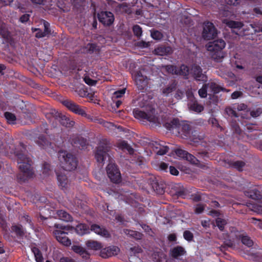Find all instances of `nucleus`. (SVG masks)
Here are the masks:
<instances>
[{"label": "nucleus", "instance_id": "1", "mask_svg": "<svg viewBox=\"0 0 262 262\" xmlns=\"http://www.w3.org/2000/svg\"><path fill=\"white\" fill-rule=\"evenodd\" d=\"M21 148L15 152L20 173L17 175V180L19 183L25 182L32 178L34 174L32 161L28 154L23 143L20 144Z\"/></svg>", "mask_w": 262, "mask_h": 262}, {"label": "nucleus", "instance_id": "2", "mask_svg": "<svg viewBox=\"0 0 262 262\" xmlns=\"http://www.w3.org/2000/svg\"><path fill=\"white\" fill-rule=\"evenodd\" d=\"M164 125L169 130L175 129L182 138H186L190 136L191 127L186 122L180 121L178 119H173L165 123Z\"/></svg>", "mask_w": 262, "mask_h": 262}, {"label": "nucleus", "instance_id": "3", "mask_svg": "<svg viewBox=\"0 0 262 262\" xmlns=\"http://www.w3.org/2000/svg\"><path fill=\"white\" fill-rule=\"evenodd\" d=\"M225 42L223 39H218L209 42L206 45L207 50L210 52L211 58L216 62H220L225 56L223 49L225 47Z\"/></svg>", "mask_w": 262, "mask_h": 262}, {"label": "nucleus", "instance_id": "4", "mask_svg": "<svg viewBox=\"0 0 262 262\" xmlns=\"http://www.w3.org/2000/svg\"><path fill=\"white\" fill-rule=\"evenodd\" d=\"M58 158L64 170L71 171L77 167V160L72 154L67 151H60L58 154Z\"/></svg>", "mask_w": 262, "mask_h": 262}, {"label": "nucleus", "instance_id": "5", "mask_svg": "<svg viewBox=\"0 0 262 262\" xmlns=\"http://www.w3.org/2000/svg\"><path fill=\"white\" fill-rule=\"evenodd\" d=\"M133 114L135 118L141 120H146L156 125L161 124L160 119L155 115V110L153 108L145 112L139 109H135Z\"/></svg>", "mask_w": 262, "mask_h": 262}, {"label": "nucleus", "instance_id": "6", "mask_svg": "<svg viewBox=\"0 0 262 262\" xmlns=\"http://www.w3.org/2000/svg\"><path fill=\"white\" fill-rule=\"evenodd\" d=\"M54 227L58 229L53 232L57 240L63 245L69 246L71 244V240L67 236V233L64 230H69L73 229L69 226H62L60 224H55Z\"/></svg>", "mask_w": 262, "mask_h": 262}, {"label": "nucleus", "instance_id": "7", "mask_svg": "<svg viewBox=\"0 0 262 262\" xmlns=\"http://www.w3.org/2000/svg\"><path fill=\"white\" fill-rule=\"evenodd\" d=\"M110 147L108 145L106 141L101 142L97 147L95 152V158L97 162L100 163H103L104 161L109 157V151Z\"/></svg>", "mask_w": 262, "mask_h": 262}, {"label": "nucleus", "instance_id": "8", "mask_svg": "<svg viewBox=\"0 0 262 262\" xmlns=\"http://www.w3.org/2000/svg\"><path fill=\"white\" fill-rule=\"evenodd\" d=\"M217 35V30L213 23L205 21L203 24L202 37L205 40H210L214 38Z\"/></svg>", "mask_w": 262, "mask_h": 262}, {"label": "nucleus", "instance_id": "9", "mask_svg": "<svg viewBox=\"0 0 262 262\" xmlns=\"http://www.w3.org/2000/svg\"><path fill=\"white\" fill-rule=\"evenodd\" d=\"M106 172L108 177L113 182L118 183L121 181V174L115 164L109 163L106 167Z\"/></svg>", "mask_w": 262, "mask_h": 262}, {"label": "nucleus", "instance_id": "10", "mask_svg": "<svg viewBox=\"0 0 262 262\" xmlns=\"http://www.w3.org/2000/svg\"><path fill=\"white\" fill-rule=\"evenodd\" d=\"M62 104L69 110L74 112V113L81 115L82 116H86V113L84 108L73 101L67 99L63 101Z\"/></svg>", "mask_w": 262, "mask_h": 262}, {"label": "nucleus", "instance_id": "11", "mask_svg": "<svg viewBox=\"0 0 262 262\" xmlns=\"http://www.w3.org/2000/svg\"><path fill=\"white\" fill-rule=\"evenodd\" d=\"M51 114L53 116L51 119H55L58 121L62 125L66 126V127H72L75 124L74 121H70V119L64 115H62L55 111H52Z\"/></svg>", "mask_w": 262, "mask_h": 262}, {"label": "nucleus", "instance_id": "12", "mask_svg": "<svg viewBox=\"0 0 262 262\" xmlns=\"http://www.w3.org/2000/svg\"><path fill=\"white\" fill-rule=\"evenodd\" d=\"M190 74L198 81H205L207 76L203 73L202 68L198 65L193 64L190 69Z\"/></svg>", "mask_w": 262, "mask_h": 262}, {"label": "nucleus", "instance_id": "13", "mask_svg": "<svg viewBox=\"0 0 262 262\" xmlns=\"http://www.w3.org/2000/svg\"><path fill=\"white\" fill-rule=\"evenodd\" d=\"M98 18L99 21L105 26L111 25L114 20L113 14L108 11H102L98 13Z\"/></svg>", "mask_w": 262, "mask_h": 262}, {"label": "nucleus", "instance_id": "14", "mask_svg": "<svg viewBox=\"0 0 262 262\" xmlns=\"http://www.w3.org/2000/svg\"><path fill=\"white\" fill-rule=\"evenodd\" d=\"M135 81L138 90L142 91L147 85L148 80L141 71H137L135 75Z\"/></svg>", "mask_w": 262, "mask_h": 262}, {"label": "nucleus", "instance_id": "15", "mask_svg": "<svg viewBox=\"0 0 262 262\" xmlns=\"http://www.w3.org/2000/svg\"><path fill=\"white\" fill-rule=\"evenodd\" d=\"M163 142L159 143L157 141L153 142L150 144V146L152 150L159 155H163L166 154L168 150L169 147L166 145H163Z\"/></svg>", "mask_w": 262, "mask_h": 262}, {"label": "nucleus", "instance_id": "16", "mask_svg": "<svg viewBox=\"0 0 262 262\" xmlns=\"http://www.w3.org/2000/svg\"><path fill=\"white\" fill-rule=\"evenodd\" d=\"M119 252V249L116 246H111L101 249L100 255L104 258L117 255Z\"/></svg>", "mask_w": 262, "mask_h": 262}, {"label": "nucleus", "instance_id": "17", "mask_svg": "<svg viewBox=\"0 0 262 262\" xmlns=\"http://www.w3.org/2000/svg\"><path fill=\"white\" fill-rule=\"evenodd\" d=\"M176 155L182 158L185 159L192 164H197L198 160L192 155L182 149H177L176 151Z\"/></svg>", "mask_w": 262, "mask_h": 262}, {"label": "nucleus", "instance_id": "18", "mask_svg": "<svg viewBox=\"0 0 262 262\" xmlns=\"http://www.w3.org/2000/svg\"><path fill=\"white\" fill-rule=\"evenodd\" d=\"M91 230L97 234L102 237H108L110 236L108 231L104 227L99 226L97 224L91 225Z\"/></svg>", "mask_w": 262, "mask_h": 262}, {"label": "nucleus", "instance_id": "19", "mask_svg": "<svg viewBox=\"0 0 262 262\" xmlns=\"http://www.w3.org/2000/svg\"><path fill=\"white\" fill-rule=\"evenodd\" d=\"M188 106L190 110L197 113H200L204 110L203 106L199 104L197 100L193 97L189 98Z\"/></svg>", "mask_w": 262, "mask_h": 262}, {"label": "nucleus", "instance_id": "20", "mask_svg": "<svg viewBox=\"0 0 262 262\" xmlns=\"http://www.w3.org/2000/svg\"><path fill=\"white\" fill-rule=\"evenodd\" d=\"M36 143L39 146L46 149L53 148V144L43 135L38 137Z\"/></svg>", "mask_w": 262, "mask_h": 262}, {"label": "nucleus", "instance_id": "21", "mask_svg": "<svg viewBox=\"0 0 262 262\" xmlns=\"http://www.w3.org/2000/svg\"><path fill=\"white\" fill-rule=\"evenodd\" d=\"M172 53V48L169 46H161L155 49V53L160 56L167 55Z\"/></svg>", "mask_w": 262, "mask_h": 262}, {"label": "nucleus", "instance_id": "22", "mask_svg": "<svg viewBox=\"0 0 262 262\" xmlns=\"http://www.w3.org/2000/svg\"><path fill=\"white\" fill-rule=\"evenodd\" d=\"M150 185L154 191H155L157 193L162 194L164 192V184L159 183L157 180H152L150 183Z\"/></svg>", "mask_w": 262, "mask_h": 262}, {"label": "nucleus", "instance_id": "23", "mask_svg": "<svg viewBox=\"0 0 262 262\" xmlns=\"http://www.w3.org/2000/svg\"><path fill=\"white\" fill-rule=\"evenodd\" d=\"M56 214L57 217L61 220L65 222H70L72 221V217L71 215L64 210H57Z\"/></svg>", "mask_w": 262, "mask_h": 262}, {"label": "nucleus", "instance_id": "24", "mask_svg": "<svg viewBox=\"0 0 262 262\" xmlns=\"http://www.w3.org/2000/svg\"><path fill=\"white\" fill-rule=\"evenodd\" d=\"M123 232L129 237L134 238L137 240L141 239L143 237V234L141 233L136 231L125 229L123 230Z\"/></svg>", "mask_w": 262, "mask_h": 262}, {"label": "nucleus", "instance_id": "25", "mask_svg": "<svg viewBox=\"0 0 262 262\" xmlns=\"http://www.w3.org/2000/svg\"><path fill=\"white\" fill-rule=\"evenodd\" d=\"M85 245L91 249L98 250L101 249L103 247L102 244L94 240H89L86 242Z\"/></svg>", "mask_w": 262, "mask_h": 262}, {"label": "nucleus", "instance_id": "26", "mask_svg": "<svg viewBox=\"0 0 262 262\" xmlns=\"http://www.w3.org/2000/svg\"><path fill=\"white\" fill-rule=\"evenodd\" d=\"M186 253V251L184 248L181 246H178L174 247L171 250V256L173 258H178L179 256L184 255Z\"/></svg>", "mask_w": 262, "mask_h": 262}, {"label": "nucleus", "instance_id": "27", "mask_svg": "<svg viewBox=\"0 0 262 262\" xmlns=\"http://www.w3.org/2000/svg\"><path fill=\"white\" fill-rule=\"evenodd\" d=\"M177 72L178 75H182L188 78L187 76L190 74V70L187 66L182 64L180 67H178Z\"/></svg>", "mask_w": 262, "mask_h": 262}, {"label": "nucleus", "instance_id": "28", "mask_svg": "<svg viewBox=\"0 0 262 262\" xmlns=\"http://www.w3.org/2000/svg\"><path fill=\"white\" fill-rule=\"evenodd\" d=\"M12 231L14 232L17 236L23 237L25 235V230L21 225H14L11 227Z\"/></svg>", "mask_w": 262, "mask_h": 262}, {"label": "nucleus", "instance_id": "29", "mask_svg": "<svg viewBox=\"0 0 262 262\" xmlns=\"http://www.w3.org/2000/svg\"><path fill=\"white\" fill-rule=\"evenodd\" d=\"M223 23L231 28H241L243 24L241 22L224 19Z\"/></svg>", "mask_w": 262, "mask_h": 262}, {"label": "nucleus", "instance_id": "30", "mask_svg": "<svg viewBox=\"0 0 262 262\" xmlns=\"http://www.w3.org/2000/svg\"><path fill=\"white\" fill-rule=\"evenodd\" d=\"M177 83L175 81L171 82L166 87L163 89L162 93L166 96L174 91L177 88Z\"/></svg>", "mask_w": 262, "mask_h": 262}, {"label": "nucleus", "instance_id": "31", "mask_svg": "<svg viewBox=\"0 0 262 262\" xmlns=\"http://www.w3.org/2000/svg\"><path fill=\"white\" fill-rule=\"evenodd\" d=\"M206 86L213 93L216 94L219 93L223 88L219 86L218 84L213 82H209L206 83Z\"/></svg>", "mask_w": 262, "mask_h": 262}, {"label": "nucleus", "instance_id": "32", "mask_svg": "<svg viewBox=\"0 0 262 262\" xmlns=\"http://www.w3.org/2000/svg\"><path fill=\"white\" fill-rule=\"evenodd\" d=\"M230 166L238 171H242L243 167L245 166V163L242 161H233L230 162Z\"/></svg>", "mask_w": 262, "mask_h": 262}, {"label": "nucleus", "instance_id": "33", "mask_svg": "<svg viewBox=\"0 0 262 262\" xmlns=\"http://www.w3.org/2000/svg\"><path fill=\"white\" fill-rule=\"evenodd\" d=\"M32 251L34 253L37 262H43V259L40 251L36 247L32 248Z\"/></svg>", "mask_w": 262, "mask_h": 262}, {"label": "nucleus", "instance_id": "34", "mask_svg": "<svg viewBox=\"0 0 262 262\" xmlns=\"http://www.w3.org/2000/svg\"><path fill=\"white\" fill-rule=\"evenodd\" d=\"M57 179L59 183V185L62 187L65 188L68 184V179L67 177L64 174H57Z\"/></svg>", "mask_w": 262, "mask_h": 262}, {"label": "nucleus", "instance_id": "35", "mask_svg": "<svg viewBox=\"0 0 262 262\" xmlns=\"http://www.w3.org/2000/svg\"><path fill=\"white\" fill-rule=\"evenodd\" d=\"M4 116L9 124H15L16 118L14 114L10 112H6Z\"/></svg>", "mask_w": 262, "mask_h": 262}, {"label": "nucleus", "instance_id": "36", "mask_svg": "<svg viewBox=\"0 0 262 262\" xmlns=\"http://www.w3.org/2000/svg\"><path fill=\"white\" fill-rule=\"evenodd\" d=\"M76 232L79 235H83L87 233V228L85 224H80L78 225L75 228Z\"/></svg>", "mask_w": 262, "mask_h": 262}, {"label": "nucleus", "instance_id": "37", "mask_svg": "<svg viewBox=\"0 0 262 262\" xmlns=\"http://www.w3.org/2000/svg\"><path fill=\"white\" fill-rule=\"evenodd\" d=\"M118 147L122 149H126L130 154H133L134 149L126 142L121 141L118 143Z\"/></svg>", "mask_w": 262, "mask_h": 262}, {"label": "nucleus", "instance_id": "38", "mask_svg": "<svg viewBox=\"0 0 262 262\" xmlns=\"http://www.w3.org/2000/svg\"><path fill=\"white\" fill-rule=\"evenodd\" d=\"M117 8L121 12H124L126 13H130V9L126 3H123L121 4L118 5Z\"/></svg>", "mask_w": 262, "mask_h": 262}, {"label": "nucleus", "instance_id": "39", "mask_svg": "<svg viewBox=\"0 0 262 262\" xmlns=\"http://www.w3.org/2000/svg\"><path fill=\"white\" fill-rule=\"evenodd\" d=\"M0 35L3 38H7L9 36V32L6 28L5 25L0 21Z\"/></svg>", "mask_w": 262, "mask_h": 262}, {"label": "nucleus", "instance_id": "40", "mask_svg": "<svg viewBox=\"0 0 262 262\" xmlns=\"http://www.w3.org/2000/svg\"><path fill=\"white\" fill-rule=\"evenodd\" d=\"M227 221L221 218L218 217L216 219V224L221 231H223L224 229V226L227 224Z\"/></svg>", "mask_w": 262, "mask_h": 262}, {"label": "nucleus", "instance_id": "41", "mask_svg": "<svg viewBox=\"0 0 262 262\" xmlns=\"http://www.w3.org/2000/svg\"><path fill=\"white\" fill-rule=\"evenodd\" d=\"M98 123L101 124L105 127L110 129H114V127H115V126L112 123L105 121L101 119H97Z\"/></svg>", "mask_w": 262, "mask_h": 262}, {"label": "nucleus", "instance_id": "42", "mask_svg": "<svg viewBox=\"0 0 262 262\" xmlns=\"http://www.w3.org/2000/svg\"><path fill=\"white\" fill-rule=\"evenodd\" d=\"M242 242L243 244L249 247L253 245V242L248 236H243L242 238Z\"/></svg>", "mask_w": 262, "mask_h": 262}, {"label": "nucleus", "instance_id": "43", "mask_svg": "<svg viewBox=\"0 0 262 262\" xmlns=\"http://www.w3.org/2000/svg\"><path fill=\"white\" fill-rule=\"evenodd\" d=\"M208 86H206V84L203 85L202 88L199 90L198 93L199 96L201 98H205L207 95V90Z\"/></svg>", "mask_w": 262, "mask_h": 262}, {"label": "nucleus", "instance_id": "44", "mask_svg": "<svg viewBox=\"0 0 262 262\" xmlns=\"http://www.w3.org/2000/svg\"><path fill=\"white\" fill-rule=\"evenodd\" d=\"M250 115L253 118L259 117L262 114V108H257L255 110L251 111L250 112Z\"/></svg>", "mask_w": 262, "mask_h": 262}, {"label": "nucleus", "instance_id": "45", "mask_svg": "<svg viewBox=\"0 0 262 262\" xmlns=\"http://www.w3.org/2000/svg\"><path fill=\"white\" fill-rule=\"evenodd\" d=\"M151 36L154 39L160 40L162 38L163 35L160 31L155 30L151 32Z\"/></svg>", "mask_w": 262, "mask_h": 262}, {"label": "nucleus", "instance_id": "46", "mask_svg": "<svg viewBox=\"0 0 262 262\" xmlns=\"http://www.w3.org/2000/svg\"><path fill=\"white\" fill-rule=\"evenodd\" d=\"M167 71L172 74L177 75L178 67L172 65H168L166 66Z\"/></svg>", "mask_w": 262, "mask_h": 262}, {"label": "nucleus", "instance_id": "47", "mask_svg": "<svg viewBox=\"0 0 262 262\" xmlns=\"http://www.w3.org/2000/svg\"><path fill=\"white\" fill-rule=\"evenodd\" d=\"M184 238L188 242L192 241L193 238V235L190 231L186 230L183 233Z\"/></svg>", "mask_w": 262, "mask_h": 262}, {"label": "nucleus", "instance_id": "48", "mask_svg": "<svg viewBox=\"0 0 262 262\" xmlns=\"http://www.w3.org/2000/svg\"><path fill=\"white\" fill-rule=\"evenodd\" d=\"M133 32L137 37H140L142 35V31L141 28L138 25H135L133 27Z\"/></svg>", "mask_w": 262, "mask_h": 262}, {"label": "nucleus", "instance_id": "49", "mask_svg": "<svg viewBox=\"0 0 262 262\" xmlns=\"http://www.w3.org/2000/svg\"><path fill=\"white\" fill-rule=\"evenodd\" d=\"M224 246H221L220 248L222 251L225 249V247L232 248L234 246V243L231 239L225 240L224 242Z\"/></svg>", "mask_w": 262, "mask_h": 262}, {"label": "nucleus", "instance_id": "50", "mask_svg": "<svg viewBox=\"0 0 262 262\" xmlns=\"http://www.w3.org/2000/svg\"><path fill=\"white\" fill-rule=\"evenodd\" d=\"M72 249L75 253L79 254L80 255H81L82 253L85 250L83 247L77 245L73 246L72 247Z\"/></svg>", "mask_w": 262, "mask_h": 262}, {"label": "nucleus", "instance_id": "51", "mask_svg": "<svg viewBox=\"0 0 262 262\" xmlns=\"http://www.w3.org/2000/svg\"><path fill=\"white\" fill-rule=\"evenodd\" d=\"M125 89H123L121 90L116 91L113 94L114 98H118L122 96L125 94Z\"/></svg>", "mask_w": 262, "mask_h": 262}, {"label": "nucleus", "instance_id": "52", "mask_svg": "<svg viewBox=\"0 0 262 262\" xmlns=\"http://www.w3.org/2000/svg\"><path fill=\"white\" fill-rule=\"evenodd\" d=\"M225 111H226V113L227 114V115L230 116H234L235 117H238V115H237L235 111H234L231 107L226 108L225 110Z\"/></svg>", "mask_w": 262, "mask_h": 262}, {"label": "nucleus", "instance_id": "53", "mask_svg": "<svg viewBox=\"0 0 262 262\" xmlns=\"http://www.w3.org/2000/svg\"><path fill=\"white\" fill-rule=\"evenodd\" d=\"M85 82L90 85H94L97 83V81L91 79L89 77L86 76L84 78Z\"/></svg>", "mask_w": 262, "mask_h": 262}, {"label": "nucleus", "instance_id": "54", "mask_svg": "<svg viewBox=\"0 0 262 262\" xmlns=\"http://www.w3.org/2000/svg\"><path fill=\"white\" fill-rule=\"evenodd\" d=\"M209 123L210 124H212L213 126H215V127H216L218 128H221V126L220 125V124L218 122V121L215 118H210L209 119Z\"/></svg>", "mask_w": 262, "mask_h": 262}, {"label": "nucleus", "instance_id": "55", "mask_svg": "<svg viewBox=\"0 0 262 262\" xmlns=\"http://www.w3.org/2000/svg\"><path fill=\"white\" fill-rule=\"evenodd\" d=\"M137 44L138 47L141 48H147L150 45L149 42H146L143 40L138 41Z\"/></svg>", "mask_w": 262, "mask_h": 262}, {"label": "nucleus", "instance_id": "56", "mask_svg": "<svg viewBox=\"0 0 262 262\" xmlns=\"http://www.w3.org/2000/svg\"><path fill=\"white\" fill-rule=\"evenodd\" d=\"M232 128L233 129L234 132L236 133L237 134L240 135L241 134L242 130L237 124H234L232 125Z\"/></svg>", "mask_w": 262, "mask_h": 262}, {"label": "nucleus", "instance_id": "57", "mask_svg": "<svg viewBox=\"0 0 262 262\" xmlns=\"http://www.w3.org/2000/svg\"><path fill=\"white\" fill-rule=\"evenodd\" d=\"M204 206L202 204H198L195 207V211L196 213H201L204 210Z\"/></svg>", "mask_w": 262, "mask_h": 262}, {"label": "nucleus", "instance_id": "58", "mask_svg": "<svg viewBox=\"0 0 262 262\" xmlns=\"http://www.w3.org/2000/svg\"><path fill=\"white\" fill-rule=\"evenodd\" d=\"M31 2L36 5H45L49 0H30Z\"/></svg>", "mask_w": 262, "mask_h": 262}, {"label": "nucleus", "instance_id": "59", "mask_svg": "<svg viewBox=\"0 0 262 262\" xmlns=\"http://www.w3.org/2000/svg\"><path fill=\"white\" fill-rule=\"evenodd\" d=\"M96 45L94 43H89L87 45L86 48L88 51L91 52H93L95 50H96Z\"/></svg>", "mask_w": 262, "mask_h": 262}, {"label": "nucleus", "instance_id": "60", "mask_svg": "<svg viewBox=\"0 0 262 262\" xmlns=\"http://www.w3.org/2000/svg\"><path fill=\"white\" fill-rule=\"evenodd\" d=\"M227 4L229 5L236 6L239 4V0H225Z\"/></svg>", "mask_w": 262, "mask_h": 262}, {"label": "nucleus", "instance_id": "61", "mask_svg": "<svg viewBox=\"0 0 262 262\" xmlns=\"http://www.w3.org/2000/svg\"><path fill=\"white\" fill-rule=\"evenodd\" d=\"M43 25H44V28H45L43 32L47 35L50 33V31L49 29L50 25L48 22L45 21L43 23Z\"/></svg>", "mask_w": 262, "mask_h": 262}, {"label": "nucleus", "instance_id": "62", "mask_svg": "<svg viewBox=\"0 0 262 262\" xmlns=\"http://www.w3.org/2000/svg\"><path fill=\"white\" fill-rule=\"evenodd\" d=\"M78 95L82 97H84L88 95V92L83 88H81L78 91Z\"/></svg>", "mask_w": 262, "mask_h": 262}, {"label": "nucleus", "instance_id": "63", "mask_svg": "<svg viewBox=\"0 0 262 262\" xmlns=\"http://www.w3.org/2000/svg\"><path fill=\"white\" fill-rule=\"evenodd\" d=\"M35 30L37 31L38 32L36 33V37L37 38H41L43 37H45L46 36V34L42 32L41 30L39 29H36Z\"/></svg>", "mask_w": 262, "mask_h": 262}, {"label": "nucleus", "instance_id": "64", "mask_svg": "<svg viewBox=\"0 0 262 262\" xmlns=\"http://www.w3.org/2000/svg\"><path fill=\"white\" fill-rule=\"evenodd\" d=\"M59 262H76L74 259L67 257H63L60 259Z\"/></svg>", "mask_w": 262, "mask_h": 262}]
</instances>
